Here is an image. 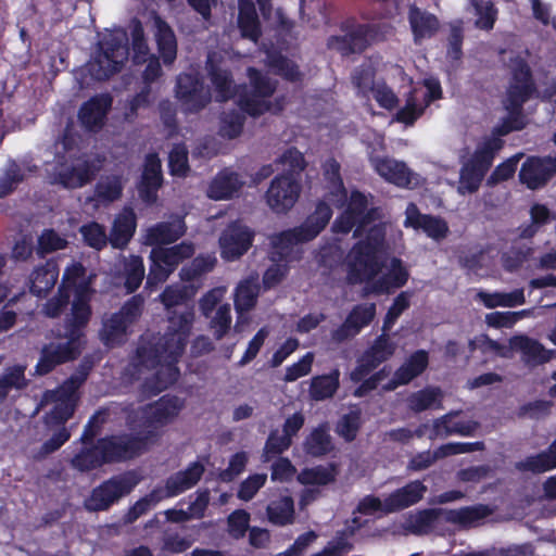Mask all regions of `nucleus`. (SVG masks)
Here are the masks:
<instances>
[{
	"label": "nucleus",
	"instance_id": "obj_23",
	"mask_svg": "<svg viewBox=\"0 0 556 556\" xmlns=\"http://www.w3.org/2000/svg\"><path fill=\"white\" fill-rule=\"evenodd\" d=\"M509 343L510 358L515 352L519 353L521 362L529 368L541 366L554 356V351L545 349L541 342L526 334L511 337Z\"/></svg>",
	"mask_w": 556,
	"mask_h": 556
},
{
	"label": "nucleus",
	"instance_id": "obj_25",
	"mask_svg": "<svg viewBox=\"0 0 556 556\" xmlns=\"http://www.w3.org/2000/svg\"><path fill=\"white\" fill-rule=\"evenodd\" d=\"M425 87L427 91L424 93V102H419L417 90L410 92L405 106L396 113V121L407 125L413 124L421 115L425 106L432 100L441 98V86L437 79H425Z\"/></svg>",
	"mask_w": 556,
	"mask_h": 556
},
{
	"label": "nucleus",
	"instance_id": "obj_41",
	"mask_svg": "<svg viewBox=\"0 0 556 556\" xmlns=\"http://www.w3.org/2000/svg\"><path fill=\"white\" fill-rule=\"evenodd\" d=\"M59 277L58 266L54 262H47L36 267L29 276V290L33 294L42 298L55 286Z\"/></svg>",
	"mask_w": 556,
	"mask_h": 556
},
{
	"label": "nucleus",
	"instance_id": "obj_13",
	"mask_svg": "<svg viewBox=\"0 0 556 556\" xmlns=\"http://www.w3.org/2000/svg\"><path fill=\"white\" fill-rule=\"evenodd\" d=\"M376 218V210L368 207L366 195L358 191L351 194L346 210L338 217L333 225L334 232L348 233L354 227V237H358Z\"/></svg>",
	"mask_w": 556,
	"mask_h": 556
},
{
	"label": "nucleus",
	"instance_id": "obj_21",
	"mask_svg": "<svg viewBox=\"0 0 556 556\" xmlns=\"http://www.w3.org/2000/svg\"><path fill=\"white\" fill-rule=\"evenodd\" d=\"M253 232L238 222L230 224L219 237L220 255L227 261L240 258L251 247Z\"/></svg>",
	"mask_w": 556,
	"mask_h": 556
},
{
	"label": "nucleus",
	"instance_id": "obj_31",
	"mask_svg": "<svg viewBox=\"0 0 556 556\" xmlns=\"http://www.w3.org/2000/svg\"><path fill=\"white\" fill-rule=\"evenodd\" d=\"M206 71L217 92V100L226 101L235 93V85L229 73L222 66V56L216 52L210 53L206 60Z\"/></svg>",
	"mask_w": 556,
	"mask_h": 556
},
{
	"label": "nucleus",
	"instance_id": "obj_45",
	"mask_svg": "<svg viewBox=\"0 0 556 556\" xmlns=\"http://www.w3.org/2000/svg\"><path fill=\"white\" fill-rule=\"evenodd\" d=\"M516 468L520 471H531L533 473H543L556 468V439L551 443L547 450L528 456L517 463Z\"/></svg>",
	"mask_w": 556,
	"mask_h": 556
},
{
	"label": "nucleus",
	"instance_id": "obj_37",
	"mask_svg": "<svg viewBox=\"0 0 556 556\" xmlns=\"http://www.w3.org/2000/svg\"><path fill=\"white\" fill-rule=\"evenodd\" d=\"M136 230V214L131 208H124L114 219L109 235V242L115 249H124Z\"/></svg>",
	"mask_w": 556,
	"mask_h": 556
},
{
	"label": "nucleus",
	"instance_id": "obj_2",
	"mask_svg": "<svg viewBox=\"0 0 556 556\" xmlns=\"http://www.w3.org/2000/svg\"><path fill=\"white\" fill-rule=\"evenodd\" d=\"M166 321L165 333L142 340L128 366V371L138 379L144 369H156L151 376L144 377V388L151 393L162 392L177 380L179 371L176 363L191 336L195 312L193 307L169 311Z\"/></svg>",
	"mask_w": 556,
	"mask_h": 556
},
{
	"label": "nucleus",
	"instance_id": "obj_39",
	"mask_svg": "<svg viewBox=\"0 0 556 556\" xmlns=\"http://www.w3.org/2000/svg\"><path fill=\"white\" fill-rule=\"evenodd\" d=\"M153 31L164 64H172L177 55V40L172 27L159 15H155Z\"/></svg>",
	"mask_w": 556,
	"mask_h": 556
},
{
	"label": "nucleus",
	"instance_id": "obj_1",
	"mask_svg": "<svg viewBox=\"0 0 556 556\" xmlns=\"http://www.w3.org/2000/svg\"><path fill=\"white\" fill-rule=\"evenodd\" d=\"M502 54L504 55L503 62L507 64L513 75L505 102L509 116L503 125L495 128L491 137L485 138L478 146L472 157L460 168L457 192L462 195L472 194L479 190L495 154L503 148V140L498 136L523 127L520 112L523 102L533 90L531 72L527 62L514 51L503 50Z\"/></svg>",
	"mask_w": 556,
	"mask_h": 556
},
{
	"label": "nucleus",
	"instance_id": "obj_47",
	"mask_svg": "<svg viewBox=\"0 0 556 556\" xmlns=\"http://www.w3.org/2000/svg\"><path fill=\"white\" fill-rule=\"evenodd\" d=\"M25 370L26 366L24 365L4 368L0 375V402H3L12 391L20 392L28 386Z\"/></svg>",
	"mask_w": 556,
	"mask_h": 556
},
{
	"label": "nucleus",
	"instance_id": "obj_18",
	"mask_svg": "<svg viewBox=\"0 0 556 556\" xmlns=\"http://www.w3.org/2000/svg\"><path fill=\"white\" fill-rule=\"evenodd\" d=\"M300 192L301 186L293 175H281L271 181L266 201L273 211L285 213L295 204Z\"/></svg>",
	"mask_w": 556,
	"mask_h": 556
},
{
	"label": "nucleus",
	"instance_id": "obj_32",
	"mask_svg": "<svg viewBox=\"0 0 556 556\" xmlns=\"http://www.w3.org/2000/svg\"><path fill=\"white\" fill-rule=\"evenodd\" d=\"M426 491L427 486L418 480L395 490L386 497V514L399 511L418 503Z\"/></svg>",
	"mask_w": 556,
	"mask_h": 556
},
{
	"label": "nucleus",
	"instance_id": "obj_30",
	"mask_svg": "<svg viewBox=\"0 0 556 556\" xmlns=\"http://www.w3.org/2000/svg\"><path fill=\"white\" fill-rule=\"evenodd\" d=\"M428 366L427 352L419 350L415 352L395 372L393 378L383 386L384 391H393L400 386L409 383L413 379L424 372Z\"/></svg>",
	"mask_w": 556,
	"mask_h": 556
},
{
	"label": "nucleus",
	"instance_id": "obj_6",
	"mask_svg": "<svg viewBox=\"0 0 556 556\" xmlns=\"http://www.w3.org/2000/svg\"><path fill=\"white\" fill-rule=\"evenodd\" d=\"M383 231L374 226L369 229L365 241L358 242L348 255L349 280L358 283L374 279L383 266L380 250L383 243Z\"/></svg>",
	"mask_w": 556,
	"mask_h": 556
},
{
	"label": "nucleus",
	"instance_id": "obj_48",
	"mask_svg": "<svg viewBox=\"0 0 556 556\" xmlns=\"http://www.w3.org/2000/svg\"><path fill=\"white\" fill-rule=\"evenodd\" d=\"M408 271L400 258L392 257L388 265V274L375 283V291L388 292L390 288H400L406 283Z\"/></svg>",
	"mask_w": 556,
	"mask_h": 556
},
{
	"label": "nucleus",
	"instance_id": "obj_51",
	"mask_svg": "<svg viewBox=\"0 0 556 556\" xmlns=\"http://www.w3.org/2000/svg\"><path fill=\"white\" fill-rule=\"evenodd\" d=\"M268 520L277 526L290 525L294 520V502L291 496H281L267 506Z\"/></svg>",
	"mask_w": 556,
	"mask_h": 556
},
{
	"label": "nucleus",
	"instance_id": "obj_16",
	"mask_svg": "<svg viewBox=\"0 0 556 556\" xmlns=\"http://www.w3.org/2000/svg\"><path fill=\"white\" fill-rule=\"evenodd\" d=\"M343 30L344 36H333L328 39V47L342 55L364 51L377 34L374 26L357 23H346Z\"/></svg>",
	"mask_w": 556,
	"mask_h": 556
},
{
	"label": "nucleus",
	"instance_id": "obj_63",
	"mask_svg": "<svg viewBox=\"0 0 556 556\" xmlns=\"http://www.w3.org/2000/svg\"><path fill=\"white\" fill-rule=\"evenodd\" d=\"M415 228L422 229L430 238L441 240L448 232L447 224L439 217L424 215L415 220Z\"/></svg>",
	"mask_w": 556,
	"mask_h": 556
},
{
	"label": "nucleus",
	"instance_id": "obj_38",
	"mask_svg": "<svg viewBox=\"0 0 556 556\" xmlns=\"http://www.w3.org/2000/svg\"><path fill=\"white\" fill-rule=\"evenodd\" d=\"M408 21L416 43L434 36L440 27L435 15L417 8L415 4L409 7Z\"/></svg>",
	"mask_w": 556,
	"mask_h": 556
},
{
	"label": "nucleus",
	"instance_id": "obj_56",
	"mask_svg": "<svg viewBox=\"0 0 556 556\" xmlns=\"http://www.w3.org/2000/svg\"><path fill=\"white\" fill-rule=\"evenodd\" d=\"M104 460V455L99 448V442L90 448L83 450L72 459V466L80 471H88L100 467Z\"/></svg>",
	"mask_w": 556,
	"mask_h": 556
},
{
	"label": "nucleus",
	"instance_id": "obj_14",
	"mask_svg": "<svg viewBox=\"0 0 556 556\" xmlns=\"http://www.w3.org/2000/svg\"><path fill=\"white\" fill-rule=\"evenodd\" d=\"M136 484L137 480L131 475L113 477L92 490L90 496L85 501V507L89 511L105 510L121 497L130 493Z\"/></svg>",
	"mask_w": 556,
	"mask_h": 556
},
{
	"label": "nucleus",
	"instance_id": "obj_3",
	"mask_svg": "<svg viewBox=\"0 0 556 556\" xmlns=\"http://www.w3.org/2000/svg\"><path fill=\"white\" fill-rule=\"evenodd\" d=\"M90 368L88 362L81 363L78 369L59 389L43 393L40 406L53 403L54 407L45 416L49 438L34 454L35 459L47 458L71 438V431L66 428L65 422L74 414L78 401L77 390L87 379Z\"/></svg>",
	"mask_w": 556,
	"mask_h": 556
},
{
	"label": "nucleus",
	"instance_id": "obj_26",
	"mask_svg": "<svg viewBox=\"0 0 556 556\" xmlns=\"http://www.w3.org/2000/svg\"><path fill=\"white\" fill-rule=\"evenodd\" d=\"M375 315L376 305L374 303L356 305L351 311L345 321L332 332V340L341 343L345 340L354 338L362 330V328L370 324Z\"/></svg>",
	"mask_w": 556,
	"mask_h": 556
},
{
	"label": "nucleus",
	"instance_id": "obj_64",
	"mask_svg": "<svg viewBox=\"0 0 556 556\" xmlns=\"http://www.w3.org/2000/svg\"><path fill=\"white\" fill-rule=\"evenodd\" d=\"M67 241L52 229H46L38 238L37 253L40 256L62 250Z\"/></svg>",
	"mask_w": 556,
	"mask_h": 556
},
{
	"label": "nucleus",
	"instance_id": "obj_52",
	"mask_svg": "<svg viewBox=\"0 0 556 556\" xmlns=\"http://www.w3.org/2000/svg\"><path fill=\"white\" fill-rule=\"evenodd\" d=\"M477 298L488 307L494 308L497 306L514 307L521 305L526 302L523 289H516L511 292H495L488 293L480 291Z\"/></svg>",
	"mask_w": 556,
	"mask_h": 556
},
{
	"label": "nucleus",
	"instance_id": "obj_49",
	"mask_svg": "<svg viewBox=\"0 0 556 556\" xmlns=\"http://www.w3.org/2000/svg\"><path fill=\"white\" fill-rule=\"evenodd\" d=\"M122 266V277L127 292H134L139 288L144 278V266L139 256L124 257L119 262Z\"/></svg>",
	"mask_w": 556,
	"mask_h": 556
},
{
	"label": "nucleus",
	"instance_id": "obj_46",
	"mask_svg": "<svg viewBox=\"0 0 556 556\" xmlns=\"http://www.w3.org/2000/svg\"><path fill=\"white\" fill-rule=\"evenodd\" d=\"M238 25L243 37L257 41L261 35L260 21L252 0H239Z\"/></svg>",
	"mask_w": 556,
	"mask_h": 556
},
{
	"label": "nucleus",
	"instance_id": "obj_8",
	"mask_svg": "<svg viewBox=\"0 0 556 556\" xmlns=\"http://www.w3.org/2000/svg\"><path fill=\"white\" fill-rule=\"evenodd\" d=\"M251 90L240 96L239 105L241 110L253 117H257L265 112L278 113L283 105L280 101L273 103L269 98L276 90V84L267 76L262 75L255 68H248Z\"/></svg>",
	"mask_w": 556,
	"mask_h": 556
},
{
	"label": "nucleus",
	"instance_id": "obj_40",
	"mask_svg": "<svg viewBox=\"0 0 556 556\" xmlns=\"http://www.w3.org/2000/svg\"><path fill=\"white\" fill-rule=\"evenodd\" d=\"M124 179L118 175H109L102 177L94 187V194L88 199L99 205H109L121 199L124 189Z\"/></svg>",
	"mask_w": 556,
	"mask_h": 556
},
{
	"label": "nucleus",
	"instance_id": "obj_11",
	"mask_svg": "<svg viewBox=\"0 0 556 556\" xmlns=\"http://www.w3.org/2000/svg\"><path fill=\"white\" fill-rule=\"evenodd\" d=\"M143 303L141 295H135L117 313L104 317L99 332L100 340L108 346L123 342L128 327L140 317Z\"/></svg>",
	"mask_w": 556,
	"mask_h": 556
},
{
	"label": "nucleus",
	"instance_id": "obj_15",
	"mask_svg": "<svg viewBox=\"0 0 556 556\" xmlns=\"http://www.w3.org/2000/svg\"><path fill=\"white\" fill-rule=\"evenodd\" d=\"M175 92L182 109L189 113L203 110L212 99L210 89L195 73L180 74L177 77Z\"/></svg>",
	"mask_w": 556,
	"mask_h": 556
},
{
	"label": "nucleus",
	"instance_id": "obj_22",
	"mask_svg": "<svg viewBox=\"0 0 556 556\" xmlns=\"http://www.w3.org/2000/svg\"><path fill=\"white\" fill-rule=\"evenodd\" d=\"M396 344L383 331L364 353L358 362V366L351 372V379L354 381L362 380L382 362L389 359L394 354Z\"/></svg>",
	"mask_w": 556,
	"mask_h": 556
},
{
	"label": "nucleus",
	"instance_id": "obj_62",
	"mask_svg": "<svg viewBox=\"0 0 556 556\" xmlns=\"http://www.w3.org/2000/svg\"><path fill=\"white\" fill-rule=\"evenodd\" d=\"M23 179L24 174L21 166L16 162L10 161L0 177V198L10 194Z\"/></svg>",
	"mask_w": 556,
	"mask_h": 556
},
{
	"label": "nucleus",
	"instance_id": "obj_42",
	"mask_svg": "<svg viewBox=\"0 0 556 556\" xmlns=\"http://www.w3.org/2000/svg\"><path fill=\"white\" fill-rule=\"evenodd\" d=\"M444 521V509H424L409 515L405 520L404 529L417 535L430 533L439 522Z\"/></svg>",
	"mask_w": 556,
	"mask_h": 556
},
{
	"label": "nucleus",
	"instance_id": "obj_59",
	"mask_svg": "<svg viewBox=\"0 0 556 556\" xmlns=\"http://www.w3.org/2000/svg\"><path fill=\"white\" fill-rule=\"evenodd\" d=\"M216 265V257L212 255H200L195 257L189 266L180 270V277L185 281L194 280L202 275L210 273Z\"/></svg>",
	"mask_w": 556,
	"mask_h": 556
},
{
	"label": "nucleus",
	"instance_id": "obj_24",
	"mask_svg": "<svg viewBox=\"0 0 556 556\" xmlns=\"http://www.w3.org/2000/svg\"><path fill=\"white\" fill-rule=\"evenodd\" d=\"M556 174L555 157H529L521 166L519 179L529 189H539Z\"/></svg>",
	"mask_w": 556,
	"mask_h": 556
},
{
	"label": "nucleus",
	"instance_id": "obj_60",
	"mask_svg": "<svg viewBox=\"0 0 556 556\" xmlns=\"http://www.w3.org/2000/svg\"><path fill=\"white\" fill-rule=\"evenodd\" d=\"M231 308L228 303L220 305L214 316H211L210 328L216 340H222L231 327Z\"/></svg>",
	"mask_w": 556,
	"mask_h": 556
},
{
	"label": "nucleus",
	"instance_id": "obj_28",
	"mask_svg": "<svg viewBox=\"0 0 556 556\" xmlns=\"http://www.w3.org/2000/svg\"><path fill=\"white\" fill-rule=\"evenodd\" d=\"M204 472L205 466L201 462H193L186 469L175 472L166 480L165 489H163L165 496H176L193 488Z\"/></svg>",
	"mask_w": 556,
	"mask_h": 556
},
{
	"label": "nucleus",
	"instance_id": "obj_55",
	"mask_svg": "<svg viewBox=\"0 0 556 556\" xmlns=\"http://www.w3.org/2000/svg\"><path fill=\"white\" fill-rule=\"evenodd\" d=\"M478 16L475 26L479 29L491 30L497 18V9L491 0H469Z\"/></svg>",
	"mask_w": 556,
	"mask_h": 556
},
{
	"label": "nucleus",
	"instance_id": "obj_20",
	"mask_svg": "<svg viewBox=\"0 0 556 556\" xmlns=\"http://www.w3.org/2000/svg\"><path fill=\"white\" fill-rule=\"evenodd\" d=\"M260 288L257 274L250 275L237 285L233 294V304L237 313V321L233 327L236 331H242L243 326L249 323L248 313L256 306Z\"/></svg>",
	"mask_w": 556,
	"mask_h": 556
},
{
	"label": "nucleus",
	"instance_id": "obj_61",
	"mask_svg": "<svg viewBox=\"0 0 556 556\" xmlns=\"http://www.w3.org/2000/svg\"><path fill=\"white\" fill-rule=\"evenodd\" d=\"M244 116L237 110L224 112L220 116L219 134L223 137L232 139L238 137L243 128Z\"/></svg>",
	"mask_w": 556,
	"mask_h": 556
},
{
	"label": "nucleus",
	"instance_id": "obj_29",
	"mask_svg": "<svg viewBox=\"0 0 556 556\" xmlns=\"http://www.w3.org/2000/svg\"><path fill=\"white\" fill-rule=\"evenodd\" d=\"M112 105L109 94H100L91 98L79 110V119L89 130L97 131L104 125L106 113Z\"/></svg>",
	"mask_w": 556,
	"mask_h": 556
},
{
	"label": "nucleus",
	"instance_id": "obj_43",
	"mask_svg": "<svg viewBox=\"0 0 556 556\" xmlns=\"http://www.w3.org/2000/svg\"><path fill=\"white\" fill-rule=\"evenodd\" d=\"M491 513V509L485 505L444 509V522H451L464 528L476 527L481 520L490 516Z\"/></svg>",
	"mask_w": 556,
	"mask_h": 556
},
{
	"label": "nucleus",
	"instance_id": "obj_44",
	"mask_svg": "<svg viewBox=\"0 0 556 556\" xmlns=\"http://www.w3.org/2000/svg\"><path fill=\"white\" fill-rule=\"evenodd\" d=\"M443 391L438 387H427L413 392L407 397V406L414 413L442 408Z\"/></svg>",
	"mask_w": 556,
	"mask_h": 556
},
{
	"label": "nucleus",
	"instance_id": "obj_4",
	"mask_svg": "<svg viewBox=\"0 0 556 556\" xmlns=\"http://www.w3.org/2000/svg\"><path fill=\"white\" fill-rule=\"evenodd\" d=\"M128 36L124 29H115L98 43L91 60L86 64V71L94 80H106L121 72L128 61Z\"/></svg>",
	"mask_w": 556,
	"mask_h": 556
},
{
	"label": "nucleus",
	"instance_id": "obj_35",
	"mask_svg": "<svg viewBox=\"0 0 556 556\" xmlns=\"http://www.w3.org/2000/svg\"><path fill=\"white\" fill-rule=\"evenodd\" d=\"M91 309L88 304V294H77L73 301L71 314L65 319V333L80 341L83 329L89 323Z\"/></svg>",
	"mask_w": 556,
	"mask_h": 556
},
{
	"label": "nucleus",
	"instance_id": "obj_12",
	"mask_svg": "<svg viewBox=\"0 0 556 556\" xmlns=\"http://www.w3.org/2000/svg\"><path fill=\"white\" fill-rule=\"evenodd\" d=\"M81 352V341L59 332L55 339L45 344L40 350V357L35 367V374L45 376L56 366L76 359Z\"/></svg>",
	"mask_w": 556,
	"mask_h": 556
},
{
	"label": "nucleus",
	"instance_id": "obj_5",
	"mask_svg": "<svg viewBox=\"0 0 556 556\" xmlns=\"http://www.w3.org/2000/svg\"><path fill=\"white\" fill-rule=\"evenodd\" d=\"M332 211L325 202H319L315 211L305 222L293 229L273 235L270 244L273 247V260H287L296 244L313 240L327 226Z\"/></svg>",
	"mask_w": 556,
	"mask_h": 556
},
{
	"label": "nucleus",
	"instance_id": "obj_54",
	"mask_svg": "<svg viewBox=\"0 0 556 556\" xmlns=\"http://www.w3.org/2000/svg\"><path fill=\"white\" fill-rule=\"evenodd\" d=\"M333 448L331 437L325 427L314 429L304 442V450L314 457H320Z\"/></svg>",
	"mask_w": 556,
	"mask_h": 556
},
{
	"label": "nucleus",
	"instance_id": "obj_7",
	"mask_svg": "<svg viewBox=\"0 0 556 556\" xmlns=\"http://www.w3.org/2000/svg\"><path fill=\"white\" fill-rule=\"evenodd\" d=\"M105 157L88 155L60 164L49 174L50 184L60 185L65 189L81 188L91 182L103 168Z\"/></svg>",
	"mask_w": 556,
	"mask_h": 556
},
{
	"label": "nucleus",
	"instance_id": "obj_58",
	"mask_svg": "<svg viewBox=\"0 0 556 556\" xmlns=\"http://www.w3.org/2000/svg\"><path fill=\"white\" fill-rule=\"evenodd\" d=\"M65 283L76 289V295L89 293L90 277H86V269L81 264L75 263L65 270L62 286Z\"/></svg>",
	"mask_w": 556,
	"mask_h": 556
},
{
	"label": "nucleus",
	"instance_id": "obj_19",
	"mask_svg": "<svg viewBox=\"0 0 556 556\" xmlns=\"http://www.w3.org/2000/svg\"><path fill=\"white\" fill-rule=\"evenodd\" d=\"M182 407V402L178 397L163 396L154 404L146 406L141 410L142 430L140 433L155 431L160 435L157 429L173 421Z\"/></svg>",
	"mask_w": 556,
	"mask_h": 556
},
{
	"label": "nucleus",
	"instance_id": "obj_57",
	"mask_svg": "<svg viewBox=\"0 0 556 556\" xmlns=\"http://www.w3.org/2000/svg\"><path fill=\"white\" fill-rule=\"evenodd\" d=\"M336 480V472L332 467L317 466L303 469L298 475V481L301 484L326 485Z\"/></svg>",
	"mask_w": 556,
	"mask_h": 556
},
{
	"label": "nucleus",
	"instance_id": "obj_17",
	"mask_svg": "<svg viewBox=\"0 0 556 556\" xmlns=\"http://www.w3.org/2000/svg\"><path fill=\"white\" fill-rule=\"evenodd\" d=\"M376 173L390 184L400 188L415 189L422 185L424 179L413 172L405 162L389 156L371 157Z\"/></svg>",
	"mask_w": 556,
	"mask_h": 556
},
{
	"label": "nucleus",
	"instance_id": "obj_53",
	"mask_svg": "<svg viewBox=\"0 0 556 556\" xmlns=\"http://www.w3.org/2000/svg\"><path fill=\"white\" fill-rule=\"evenodd\" d=\"M339 388V371L314 377L311 381L309 396L314 401H324L333 396Z\"/></svg>",
	"mask_w": 556,
	"mask_h": 556
},
{
	"label": "nucleus",
	"instance_id": "obj_10",
	"mask_svg": "<svg viewBox=\"0 0 556 556\" xmlns=\"http://www.w3.org/2000/svg\"><path fill=\"white\" fill-rule=\"evenodd\" d=\"M195 252L194 244L182 241L170 248L156 247L152 249L150 258L152 265L147 277V286L153 287L164 282L177 266Z\"/></svg>",
	"mask_w": 556,
	"mask_h": 556
},
{
	"label": "nucleus",
	"instance_id": "obj_9",
	"mask_svg": "<svg viewBox=\"0 0 556 556\" xmlns=\"http://www.w3.org/2000/svg\"><path fill=\"white\" fill-rule=\"evenodd\" d=\"M157 440L155 431L137 434L111 435L99 440L104 460L106 463H116L131 459L143 453L149 444Z\"/></svg>",
	"mask_w": 556,
	"mask_h": 556
},
{
	"label": "nucleus",
	"instance_id": "obj_36",
	"mask_svg": "<svg viewBox=\"0 0 556 556\" xmlns=\"http://www.w3.org/2000/svg\"><path fill=\"white\" fill-rule=\"evenodd\" d=\"M163 176L161 160L155 153L146 156L142 173V190L141 197L147 202L156 200V190L162 186Z\"/></svg>",
	"mask_w": 556,
	"mask_h": 556
},
{
	"label": "nucleus",
	"instance_id": "obj_27",
	"mask_svg": "<svg viewBox=\"0 0 556 556\" xmlns=\"http://www.w3.org/2000/svg\"><path fill=\"white\" fill-rule=\"evenodd\" d=\"M187 227L180 215H172L168 220L160 222L147 229L146 244L162 247L176 242L186 233Z\"/></svg>",
	"mask_w": 556,
	"mask_h": 556
},
{
	"label": "nucleus",
	"instance_id": "obj_34",
	"mask_svg": "<svg viewBox=\"0 0 556 556\" xmlns=\"http://www.w3.org/2000/svg\"><path fill=\"white\" fill-rule=\"evenodd\" d=\"M243 185L244 181L239 174L224 169L213 178L206 194L213 200L230 199L240 191Z\"/></svg>",
	"mask_w": 556,
	"mask_h": 556
},
{
	"label": "nucleus",
	"instance_id": "obj_50",
	"mask_svg": "<svg viewBox=\"0 0 556 556\" xmlns=\"http://www.w3.org/2000/svg\"><path fill=\"white\" fill-rule=\"evenodd\" d=\"M198 288L193 286L169 285L159 295L160 302L164 305L166 313L178 309L177 307L191 299Z\"/></svg>",
	"mask_w": 556,
	"mask_h": 556
},
{
	"label": "nucleus",
	"instance_id": "obj_33",
	"mask_svg": "<svg viewBox=\"0 0 556 556\" xmlns=\"http://www.w3.org/2000/svg\"><path fill=\"white\" fill-rule=\"evenodd\" d=\"M459 415L458 410L450 412L446 415L433 420L430 439L434 440L438 438L444 439L452 434L459 435H471L479 428V422L470 421H458L454 422L453 419Z\"/></svg>",
	"mask_w": 556,
	"mask_h": 556
}]
</instances>
